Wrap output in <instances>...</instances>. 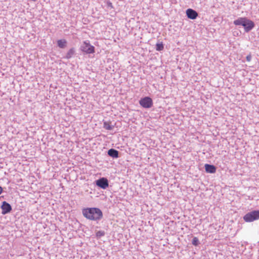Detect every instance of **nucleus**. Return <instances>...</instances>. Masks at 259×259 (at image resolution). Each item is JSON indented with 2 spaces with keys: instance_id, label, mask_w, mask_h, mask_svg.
Here are the masks:
<instances>
[{
  "instance_id": "obj_12",
  "label": "nucleus",
  "mask_w": 259,
  "mask_h": 259,
  "mask_svg": "<svg viewBox=\"0 0 259 259\" xmlns=\"http://www.w3.org/2000/svg\"><path fill=\"white\" fill-rule=\"evenodd\" d=\"M57 44L59 48H64L66 46L67 41L65 39H59L57 41Z\"/></svg>"
},
{
  "instance_id": "obj_4",
  "label": "nucleus",
  "mask_w": 259,
  "mask_h": 259,
  "mask_svg": "<svg viewBox=\"0 0 259 259\" xmlns=\"http://www.w3.org/2000/svg\"><path fill=\"white\" fill-rule=\"evenodd\" d=\"M139 104L143 108H150L153 106V101L150 97H146L140 100Z\"/></svg>"
},
{
  "instance_id": "obj_20",
  "label": "nucleus",
  "mask_w": 259,
  "mask_h": 259,
  "mask_svg": "<svg viewBox=\"0 0 259 259\" xmlns=\"http://www.w3.org/2000/svg\"><path fill=\"white\" fill-rule=\"evenodd\" d=\"M108 6H110V7H113V6H112V3H109V4H108Z\"/></svg>"
},
{
  "instance_id": "obj_17",
  "label": "nucleus",
  "mask_w": 259,
  "mask_h": 259,
  "mask_svg": "<svg viewBox=\"0 0 259 259\" xmlns=\"http://www.w3.org/2000/svg\"><path fill=\"white\" fill-rule=\"evenodd\" d=\"M105 234V233L103 231H99L96 233V236L97 237H100L101 236H104Z\"/></svg>"
},
{
  "instance_id": "obj_6",
  "label": "nucleus",
  "mask_w": 259,
  "mask_h": 259,
  "mask_svg": "<svg viewBox=\"0 0 259 259\" xmlns=\"http://www.w3.org/2000/svg\"><path fill=\"white\" fill-rule=\"evenodd\" d=\"M96 185L98 187L104 189L107 188L109 186L108 180L105 178H102L96 181Z\"/></svg>"
},
{
  "instance_id": "obj_9",
  "label": "nucleus",
  "mask_w": 259,
  "mask_h": 259,
  "mask_svg": "<svg viewBox=\"0 0 259 259\" xmlns=\"http://www.w3.org/2000/svg\"><path fill=\"white\" fill-rule=\"evenodd\" d=\"M205 169L206 172L214 174L216 172V167L213 165L205 164L204 165Z\"/></svg>"
},
{
  "instance_id": "obj_18",
  "label": "nucleus",
  "mask_w": 259,
  "mask_h": 259,
  "mask_svg": "<svg viewBox=\"0 0 259 259\" xmlns=\"http://www.w3.org/2000/svg\"><path fill=\"white\" fill-rule=\"evenodd\" d=\"M246 60L248 61V62H250L251 60V54H249L247 56H246Z\"/></svg>"
},
{
  "instance_id": "obj_11",
  "label": "nucleus",
  "mask_w": 259,
  "mask_h": 259,
  "mask_svg": "<svg viewBox=\"0 0 259 259\" xmlns=\"http://www.w3.org/2000/svg\"><path fill=\"white\" fill-rule=\"evenodd\" d=\"M245 17L239 18L237 20L234 21V24L235 25H243V22H244Z\"/></svg>"
},
{
  "instance_id": "obj_5",
  "label": "nucleus",
  "mask_w": 259,
  "mask_h": 259,
  "mask_svg": "<svg viewBox=\"0 0 259 259\" xmlns=\"http://www.w3.org/2000/svg\"><path fill=\"white\" fill-rule=\"evenodd\" d=\"M242 26H243L246 32H248L254 27V23L252 21L245 18Z\"/></svg>"
},
{
  "instance_id": "obj_1",
  "label": "nucleus",
  "mask_w": 259,
  "mask_h": 259,
  "mask_svg": "<svg viewBox=\"0 0 259 259\" xmlns=\"http://www.w3.org/2000/svg\"><path fill=\"white\" fill-rule=\"evenodd\" d=\"M82 213L84 218L91 221H98L103 218V212L99 208L87 207L82 209Z\"/></svg>"
},
{
  "instance_id": "obj_2",
  "label": "nucleus",
  "mask_w": 259,
  "mask_h": 259,
  "mask_svg": "<svg viewBox=\"0 0 259 259\" xmlns=\"http://www.w3.org/2000/svg\"><path fill=\"white\" fill-rule=\"evenodd\" d=\"M95 47L87 41H84L80 47L81 51L86 54L94 53L95 52Z\"/></svg>"
},
{
  "instance_id": "obj_10",
  "label": "nucleus",
  "mask_w": 259,
  "mask_h": 259,
  "mask_svg": "<svg viewBox=\"0 0 259 259\" xmlns=\"http://www.w3.org/2000/svg\"><path fill=\"white\" fill-rule=\"evenodd\" d=\"M108 154L109 156L114 158H117L118 156V152L113 149L109 150L108 151Z\"/></svg>"
},
{
  "instance_id": "obj_7",
  "label": "nucleus",
  "mask_w": 259,
  "mask_h": 259,
  "mask_svg": "<svg viewBox=\"0 0 259 259\" xmlns=\"http://www.w3.org/2000/svg\"><path fill=\"white\" fill-rule=\"evenodd\" d=\"M187 17L190 19H195L198 16L197 12L192 9H188L186 11Z\"/></svg>"
},
{
  "instance_id": "obj_8",
  "label": "nucleus",
  "mask_w": 259,
  "mask_h": 259,
  "mask_svg": "<svg viewBox=\"0 0 259 259\" xmlns=\"http://www.w3.org/2000/svg\"><path fill=\"white\" fill-rule=\"evenodd\" d=\"M1 208L2 209V214H3L10 212L12 210V207L10 204L6 201H4L3 202Z\"/></svg>"
},
{
  "instance_id": "obj_3",
  "label": "nucleus",
  "mask_w": 259,
  "mask_h": 259,
  "mask_svg": "<svg viewBox=\"0 0 259 259\" xmlns=\"http://www.w3.org/2000/svg\"><path fill=\"white\" fill-rule=\"evenodd\" d=\"M243 219L246 222H250L259 219V210H254L247 213L243 217Z\"/></svg>"
},
{
  "instance_id": "obj_19",
  "label": "nucleus",
  "mask_w": 259,
  "mask_h": 259,
  "mask_svg": "<svg viewBox=\"0 0 259 259\" xmlns=\"http://www.w3.org/2000/svg\"><path fill=\"white\" fill-rule=\"evenodd\" d=\"M3 192V189L0 186V194L2 193Z\"/></svg>"
},
{
  "instance_id": "obj_13",
  "label": "nucleus",
  "mask_w": 259,
  "mask_h": 259,
  "mask_svg": "<svg viewBox=\"0 0 259 259\" xmlns=\"http://www.w3.org/2000/svg\"><path fill=\"white\" fill-rule=\"evenodd\" d=\"M75 53V51L74 48L70 49L67 52L65 58L67 59L71 58Z\"/></svg>"
},
{
  "instance_id": "obj_15",
  "label": "nucleus",
  "mask_w": 259,
  "mask_h": 259,
  "mask_svg": "<svg viewBox=\"0 0 259 259\" xmlns=\"http://www.w3.org/2000/svg\"><path fill=\"white\" fill-rule=\"evenodd\" d=\"M164 49L163 45L162 42L158 43L156 45V50L157 51H162Z\"/></svg>"
},
{
  "instance_id": "obj_14",
  "label": "nucleus",
  "mask_w": 259,
  "mask_h": 259,
  "mask_svg": "<svg viewBox=\"0 0 259 259\" xmlns=\"http://www.w3.org/2000/svg\"><path fill=\"white\" fill-rule=\"evenodd\" d=\"M103 127L106 130H111L113 128V126L111 125V122L110 121H105L104 122Z\"/></svg>"
},
{
  "instance_id": "obj_16",
  "label": "nucleus",
  "mask_w": 259,
  "mask_h": 259,
  "mask_svg": "<svg viewBox=\"0 0 259 259\" xmlns=\"http://www.w3.org/2000/svg\"><path fill=\"white\" fill-rule=\"evenodd\" d=\"M192 243V244L194 245V246H197L199 244L198 239L196 237H194L193 238Z\"/></svg>"
}]
</instances>
